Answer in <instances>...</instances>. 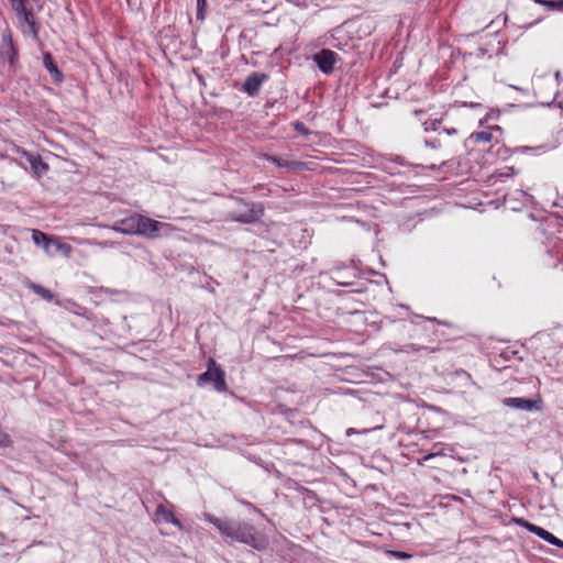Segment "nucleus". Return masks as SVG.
<instances>
[{"label":"nucleus","instance_id":"nucleus-7","mask_svg":"<svg viewBox=\"0 0 563 563\" xmlns=\"http://www.w3.org/2000/svg\"><path fill=\"white\" fill-rule=\"evenodd\" d=\"M516 522L527 529L529 532L538 536L542 540L549 542L552 545H555L558 548H563V540L556 538L554 534L549 532L548 530L543 529L542 527L536 526L529 521H526L525 519H517Z\"/></svg>","mask_w":563,"mask_h":563},{"label":"nucleus","instance_id":"nucleus-15","mask_svg":"<svg viewBox=\"0 0 563 563\" xmlns=\"http://www.w3.org/2000/svg\"><path fill=\"white\" fill-rule=\"evenodd\" d=\"M262 158L267 161V162L274 163L278 167H285V168H288V169H302L303 166H305V164L301 163V162H296V161H291L290 162V161L283 159L280 157H277V156H274V155H269V154H263Z\"/></svg>","mask_w":563,"mask_h":563},{"label":"nucleus","instance_id":"nucleus-31","mask_svg":"<svg viewBox=\"0 0 563 563\" xmlns=\"http://www.w3.org/2000/svg\"><path fill=\"white\" fill-rule=\"evenodd\" d=\"M555 78H556V80L560 79V73L559 71L555 73Z\"/></svg>","mask_w":563,"mask_h":563},{"label":"nucleus","instance_id":"nucleus-22","mask_svg":"<svg viewBox=\"0 0 563 563\" xmlns=\"http://www.w3.org/2000/svg\"><path fill=\"white\" fill-rule=\"evenodd\" d=\"M538 3H541L545 7H548L549 9H552V10H562L563 9V0H558V1H554V0H537Z\"/></svg>","mask_w":563,"mask_h":563},{"label":"nucleus","instance_id":"nucleus-14","mask_svg":"<svg viewBox=\"0 0 563 563\" xmlns=\"http://www.w3.org/2000/svg\"><path fill=\"white\" fill-rule=\"evenodd\" d=\"M356 277V273L354 268H350L346 274L341 268H333L331 271V278L339 286H350L353 284L351 279Z\"/></svg>","mask_w":563,"mask_h":563},{"label":"nucleus","instance_id":"nucleus-11","mask_svg":"<svg viewBox=\"0 0 563 563\" xmlns=\"http://www.w3.org/2000/svg\"><path fill=\"white\" fill-rule=\"evenodd\" d=\"M137 223H139V214H133L128 218H124L120 221H117L111 229L115 232L122 234H136L137 235Z\"/></svg>","mask_w":563,"mask_h":563},{"label":"nucleus","instance_id":"nucleus-20","mask_svg":"<svg viewBox=\"0 0 563 563\" xmlns=\"http://www.w3.org/2000/svg\"><path fill=\"white\" fill-rule=\"evenodd\" d=\"M31 288L33 289L34 292H36L37 295H40L43 299H45L47 301H51L54 298L53 292L49 289H47L41 285L32 284Z\"/></svg>","mask_w":563,"mask_h":563},{"label":"nucleus","instance_id":"nucleus-12","mask_svg":"<svg viewBox=\"0 0 563 563\" xmlns=\"http://www.w3.org/2000/svg\"><path fill=\"white\" fill-rule=\"evenodd\" d=\"M267 79V75L262 73L251 74L243 84V90L251 97L256 96L263 82Z\"/></svg>","mask_w":563,"mask_h":563},{"label":"nucleus","instance_id":"nucleus-3","mask_svg":"<svg viewBox=\"0 0 563 563\" xmlns=\"http://www.w3.org/2000/svg\"><path fill=\"white\" fill-rule=\"evenodd\" d=\"M30 3L31 2L22 3V8L20 5H12V9L16 13L22 33L30 35L33 40H38L40 25L36 22L35 14Z\"/></svg>","mask_w":563,"mask_h":563},{"label":"nucleus","instance_id":"nucleus-29","mask_svg":"<svg viewBox=\"0 0 563 563\" xmlns=\"http://www.w3.org/2000/svg\"><path fill=\"white\" fill-rule=\"evenodd\" d=\"M32 0H11V5H20L22 8V3L31 2Z\"/></svg>","mask_w":563,"mask_h":563},{"label":"nucleus","instance_id":"nucleus-18","mask_svg":"<svg viewBox=\"0 0 563 563\" xmlns=\"http://www.w3.org/2000/svg\"><path fill=\"white\" fill-rule=\"evenodd\" d=\"M49 238H51L49 235H47L46 233H44L40 230H36V229L32 230V240H33L34 244L37 246H41L42 249L47 243Z\"/></svg>","mask_w":563,"mask_h":563},{"label":"nucleus","instance_id":"nucleus-27","mask_svg":"<svg viewBox=\"0 0 563 563\" xmlns=\"http://www.w3.org/2000/svg\"><path fill=\"white\" fill-rule=\"evenodd\" d=\"M11 440L8 434L0 432V448L10 445Z\"/></svg>","mask_w":563,"mask_h":563},{"label":"nucleus","instance_id":"nucleus-10","mask_svg":"<svg viewBox=\"0 0 563 563\" xmlns=\"http://www.w3.org/2000/svg\"><path fill=\"white\" fill-rule=\"evenodd\" d=\"M18 56V49L13 44V40L10 33L2 34V42L0 46V57L7 60L10 65H13Z\"/></svg>","mask_w":563,"mask_h":563},{"label":"nucleus","instance_id":"nucleus-16","mask_svg":"<svg viewBox=\"0 0 563 563\" xmlns=\"http://www.w3.org/2000/svg\"><path fill=\"white\" fill-rule=\"evenodd\" d=\"M43 66L47 69L56 82L63 81L64 76L54 62L53 56L48 52L44 53L43 55Z\"/></svg>","mask_w":563,"mask_h":563},{"label":"nucleus","instance_id":"nucleus-24","mask_svg":"<svg viewBox=\"0 0 563 563\" xmlns=\"http://www.w3.org/2000/svg\"><path fill=\"white\" fill-rule=\"evenodd\" d=\"M206 7H207V0H197V13H196L197 20H200V21L205 20Z\"/></svg>","mask_w":563,"mask_h":563},{"label":"nucleus","instance_id":"nucleus-30","mask_svg":"<svg viewBox=\"0 0 563 563\" xmlns=\"http://www.w3.org/2000/svg\"><path fill=\"white\" fill-rule=\"evenodd\" d=\"M354 433H356V431L354 429H352V428L347 429V431H346L347 435H351V434H354Z\"/></svg>","mask_w":563,"mask_h":563},{"label":"nucleus","instance_id":"nucleus-4","mask_svg":"<svg viewBox=\"0 0 563 563\" xmlns=\"http://www.w3.org/2000/svg\"><path fill=\"white\" fill-rule=\"evenodd\" d=\"M212 383L214 389L218 393H224L228 390V385L225 382V373L224 371L216 363L213 358L208 361V368L205 373L200 374L197 378V384L199 386Z\"/></svg>","mask_w":563,"mask_h":563},{"label":"nucleus","instance_id":"nucleus-1","mask_svg":"<svg viewBox=\"0 0 563 563\" xmlns=\"http://www.w3.org/2000/svg\"><path fill=\"white\" fill-rule=\"evenodd\" d=\"M206 520L212 523L221 534L250 545L257 551L265 550L269 544L268 538L249 522L217 518L212 515H206Z\"/></svg>","mask_w":563,"mask_h":563},{"label":"nucleus","instance_id":"nucleus-6","mask_svg":"<svg viewBox=\"0 0 563 563\" xmlns=\"http://www.w3.org/2000/svg\"><path fill=\"white\" fill-rule=\"evenodd\" d=\"M501 402L506 407L522 411H538L542 409V400L540 397L536 399L522 397H507L504 398Z\"/></svg>","mask_w":563,"mask_h":563},{"label":"nucleus","instance_id":"nucleus-25","mask_svg":"<svg viewBox=\"0 0 563 563\" xmlns=\"http://www.w3.org/2000/svg\"><path fill=\"white\" fill-rule=\"evenodd\" d=\"M292 128L295 131L303 134V135H308L310 133V131L308 130V128L300 121H295L292 122Z\"/></svg>","mask_w":563,"mask_h":563},{"label":"nucleus","instance_id":"nucleus-8","mask_svg":"<svg viewBox=\"0 0 563 563\" xmlns=\"http://www.w3.org/2000/svg\"><path fill=\"white\" fill-rule=\"evenodd\" d=\"M336 56V53L333 51L324 48L314 54L313 60L322 73L331 74L334 69Z\"/></svg>","mask_w":563,"mask_h":563},{"label":"nucleus","instance_id":"nucleus-21","mask_svg":"<svg viewBox=\"0 0 563 563\" xmlns=\"http://www.w3.org/2000/svg\"><path fill=\"white\" fill-rule=\"evenodd\" d=\"M56 244H58V239L51 236L47 243L43 246L45 253L49 256L56 255Z\"/></svg>","mask_w":563,"mask_h":563},{"label":"nucleus","instance_id":"nucleus-19","mask_svg":"<svg viewBox=\"0 0 563 563\" xmlns=\"http://www.w3.org/2000/svg\"><path fill=\"white\" fill-rule=\"evenodd\" d=\"M454 376L461 378L462 386L465 388H470L472 386H475V382L472 379V376L464 369H457L454 372Z\"/></svg>","mask_w":563,"mask_h":563},{"label":"nucleus","instance_id":"nucleus-2","mask_svg":"<svg viewBox=\"0 0 563 563\" xmlns=\"http://www.w3.org/2000/svg\"><path fill=\"white\" fill-rule=\"evenodd\" d=\"M236 208L229 211L227 220L243 224L258 222L264 214V206L261 202L235 198Z\"/></svg>","mask_w":563,"mask_h":563},{"label":"nucleus","instance_id":"nucleus-17","mask_svg":"<svg viewBox=\"0 0 563 563\" xmlns=\"http://www.w3.org/2000/svg\"><path fill=\"white\" fill-rule=\"evenodd\" d=\"M493 130L500 131V128L495 126L485 131L474 132L471 134V139L477 143H489L493 140Z\"/></svg>","mask_w":563,"mask_h":563},{"label":"nucleus","instance_id":"nucleus-28","mask_svg":"<svg viewBox=\"0 0 563 563\" xmlns=\"http://www.w3.org/2000/svg\"><path fill=\"white\" fill-rule=\"evenodd\" d=\"M442 453L440 451L438 452H431L429 454H426L422 456V459L419 461L420 464H422L423 462L434 457V456H438V455H441Z\"/></svg>","mask_w":563,"mask_h":563},{"label":"nucleus","instance_id":"nucleus-32","mask_svg":"<svg viewBox=\"0 0 563 563\" xmlns=\"http://www.w3.org/2000/svg\"><path fill=\"white\" fill-rule=\"evenodd\" d=\"M560 200H563V196L560 198Z\"/></svg>","mask_w":563,"mask_h":563},{"label":"nucleus","instance_id":"nucleus-9","mask_svg":"<svg viewBox=\"0 0 563 563\" xmlns=\"http://www.w3.org/2000/svg\"><path fill=\"white\" fill-rule=\"evenodd\" d=\"M154 520H155V522H158V523H161V522L172 523V525L176 526L179 530H184L183 523L179 521V519H177L174 516L172 505L168 508L166 505L159 504L156 507Z\"/></svg>","mask_w":563,"mask_h":563},{"label":"nucleus","instance_id":"nucleus-26","mask_svg":"<svg viewBox=\"0 0 563 563\" xmlns=\"http://www.w3.org/2000/svg\"><path fill=\"white\" fill-rule=\"evenodd\" d=\"M389 556L398 559V560H407L411 558V554L402 551H388Z\"/></svg>","mask_w":563,"mask_h":563},{"label":"nucleus","instance_id":"nucleus-5","mask_svg":"<svg viewBox=\"0 0 563 563\" xmlns=\"http://www.w3.org/2000/svg\"><path fill=\"white\" fill-rule=\"evenodd\" d=\"M172 230L173 228L168 223L139 214L137 235L147 239H157L162 233L167 235Z\"/></svg>","mask_w":563,"mask_h":563},{"label":"nucleus","instance_id":"nucleus-23","mask_svg":"<svg viewBox=\"0 0 563 563\" xmlns=\"http://www.w3.org/2000/svg\"><path fill=\"white\" fill-rule=\"evenodd\" d=\"M71 252L73 247L69 244L63 243L58 240V244H56V254L60 253L65 257H69L71 255Z\"/></svg>","mask_w":563,"mask_h":563},{"label":"nucleus","instance_id":"nucleus-13","mask_svg":"<svg viewBox=\"0 0 563 563\" xmlns=\"http://www.w3.org/2000/svg\"><path fill=\"white\" fill-rule=\"evenodd\" d=\"M22 155L25 157L26 162L30 164L31 169L36 178H41L48 170V165L43 162L40 155H35L23 151Z\"/></svg>","mask_w":563,"mask_h":563}]
</instances>
